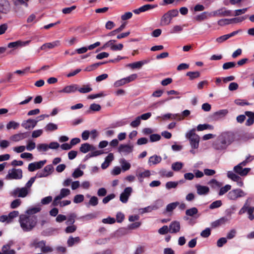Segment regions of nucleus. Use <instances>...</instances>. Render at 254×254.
Wrapping results in <instances>:
<instances>
[{
	"mask_svg": "<svg viewBox=\"0 0 254 254\" xmlns=\"http://www.w3.org/2000/svg\"><path fill=\"white\" fill-rule=\"evenodd\" d=\"M179 204V203L178 202H175L168 204L166 207V211L168 212L172 211L176 208Z\"/></svg>",
	"mask_w": 254,
	"mask_h": 254,
	"instance_id": "680f3d73",
	"label": "nucleus"
},
{
	"mask_svg": "<svg viewBox=\"0 0 254 254\" xmlns=\"http://www.w3.org/2000/svg\"><path fill=\"white\" fill-rule=\"evenodd\" d=\"M10 9V4L7 0H0V12L7 13Z\"/></svg>",
	"mask_w": 254,
	"mask_h": 254,
	"instance_id": "4be33fe9",
	"label": "nucleus"
},
{
	"mask_svg": "<svg viewBox=\"0 0 254 254\" xmlns=\"http://www.w3.org/2000/svg\"><path fill=\"white\" fill-rule=\"evenodd\" d=\"M247 193L243 190L237 188L229 191L226 197L230 200L236 201L240 198L245 197Z\"/></svg>",
	"mask_w": 254,
	"mask_h": 254,
	"instance_id": "20e7f679",
	"label": "nucleus"
},
{
	"mask_svg": "<svg viewBox=\"0 0 254 254\" xmlns=\"http://www.w3.org/2000/svg\"><path fill=\"white\" fill-rule=\"evenodd\" d=\"M186 137L189 140L191 148L197 149L199 146L200 137L195 133V129H192L188 132Z\"/></svg>",
	"mask_w": 254,
	"mask_h": 254,
	"instance_id": "7ed1b4c3",
	"label": "nucleus"
},
{
	"mask_svg": "<svg viewBox=\"0 0 254 254\" xmlns=\"http://www.w3.org/2000/svg\"><path fill=\"white\" fill-rule=\"evenodd\" d=\"M213 16H232V11L230 10H225L223 8L219 9L212 12Z\"/></svg>",
	"mask_w": 254,
	"mask_h": 254,
	"instance_id": "a211bd4d",
	"label": "nucleus"
},
{
	"mask_svg": "<svg viewBox=\"0 0 254 254\" xmlns=\"http://www.w3.org/2000/svg\"><path fill=\"white\" fill-rule=\"evenodd\" d=\"M97 214L96 213H91L89 214H87L82 217L83 219L85 220H89L91 219H95L97 217Z\"/></svg>",
	"mask_w": 254,
	"mask_h": 254,
	"instance_id": "338daca9",
	"label": "nucleus"
},
{
	"mask_svg": "<svg viewBox=\"0 0 254 254\" xmlns=\"http://www.w3.org/2000/svg\"><path fill=\"white\" fill-rule=\"evenodd\" d=\"M22 177L23 172L21 169L12 168L8 170L7 174L5 176V179L7 180H20Z\"/></svg>",
	"mask_w": 254,
	"mask_h": 254,
	"instance_id": "39448f33",
	"label": "nucleus"
},
{
	"mask_svg": "<svg viewBox=\"0 0 254 254\" xmlns=\"http://www.w3.org/2000/svg\"><path fill=\"white\" fill-rule=\"evenodd\" d=\"M253 200V197H249L247 198V199L246 200L245 203L243 205V206L241 208V209L239 211V214L242 215L244 213H245V211L246 210V209L247 208V206H249L250 204L251 203V202Z\"/></svg>",
	"mask_w": 254,
	"mask_h": 254,
	"instance_id": "72a5a7b5",
	"label": "nucleus"
},
{
	"mask_svg": "<svg viewBox=\"0 0 254 254\" xmlns=\"http://www.w3.org/2000/svg\"><path fill=\"white\" fill-rule=\"evenodd\" d=\"M22 203L20 199L16 198L13 200L10 203V208L12 209H15L19 206Z\"/></svg>",
	"mask_w": 254,
	"mask_h": 254,
	"instance_id": "3c124183",
	"label": "nucleus"
},
{
	"mask_svg": "<svg viewBox=\"0 0 254 254\" xmlns=\"http://www.w3.org/2000/svg\"><path fill=\"white\" fill-rule=\"evenodd\" d=\"M120 163L121 165L122 169L124 171L128 170L130 168V164L127 162L124 158L121 159L120 160Z\"/></svg>",
	"mask_w": 254,
	"mask_h": 254,
	"instance_id": "e433bc0d",
	"label": "nucleus"
},
{
	"mask_svg": "<svg viewBox=\"0 0 254 254\" xmlns=\"http://www.w3.org/2000/svg\"><path fill=\"white\" fill-rule=\"evenodd\" d=\"M214 127L209 124H199L197 127V130L198 131H202L205 129H213Z\"/></svg>",
	"mask_w": 254,
	"mask_h": 254,
	"instance_id": "37998d69",
	"label": "nucleus"
},
{
	"mask_svg": "<svg viewBox=\"0 0 254 254\" xmlns=\"http://www.w3.org/2000/svg\"><path fill=\"white\" fill-rule=\"evenodd\" d=\"M37 178L36 176L30 178V179L28 181V182L26 184L24 188H26L29 193L31 192V187L32 186L33 184L34 183L35 179Z\"/></svg>",
	"mask_w": 254,
	"mask_h": 254,
	"instance_id": "c03bdc74",
	"label": "nucleus"
},
{
	"mask_svg": "<svg viewBox=\"0 0 254 254\" xmlns=\"http://www.w3.org/2000/svg\"><path fill=\"white\" fill-rule=\"evenodd\" d=\"M157 207L156 206H148L144 208H142L140 209V212L142 213L149 212L152 211L153 210L157 209Z\"/></svg>",
	"mask_w": 254,
	"mask_h": 254,
	"instance_id": "69168bd1",
	"label": "nucleus"
},
{
	"mask_svg": "<svg viewBox=\"0 0 254 254\" xmlns=\"http://www.w3.org/2000/svg\"><path fill=\"white\" fill-rule=\"evenodd\" d=\"M76 214L75 213H71L70 214L67 219V221H66L65 223L66 225H72L74 222H75V218L76 217Z\"/></svg>",
	"mask_w": 254,
	"mask_h": 254,
	"instance_id": "09e8293b",
	"label": "nucleus"
},
{
	"mask_svg": "<svg viewBox=\"0 0 254 254\" xmlns=\"http://www.w3.org/2000/svg\"><path fill=\"white\" fill-rule=\"evenodd\" d=\"M198 209L195 207L188 209L186 211L185 213L186 216L184 217V219L188 220L189 217L197 218L199 216V215H198Z\"/></svg>",
	"mask_w": 254,
	"mask_h": 254,
	"instance_id": "dca6fc26",
	"label": "nucleus"
},
{
	"mask_svg": "<svg viewBox=\"0 0 254 254\" xmlns=\"http://www.w3.org/2000/svg\"><path fill=\"white\" fill-rule=\"evenodd\" d=\"M231 189V186L230 185H226L225 186L221 187L218 192L219 195H223Z\"/></svg>",
	"mask_w": 254,
	"mask_h": 254,
	"instance_id": "de8ad7c7",
	"label": "nucleus"
},
{
	"mask_svg": "<svg viewBox=\"0 0 254 254\" xmlns=\"http://www.w3.org/2000/svg\"><path fill=\"white\" fill-rule=\"evenodd\" d=\"M159 174L162 177H171L173 176V173L172 172L167 171L165 169L160 170Z\"/></svg>",
	"mask_w": 254,
	"mask_h": 254,
	"instance_id": "603ef678",
	"label": "nucleus"
},
{
	"mask_svg": "<svg viewBox=\"0 0 254 254\" xmlns=\"http://www.w3.org/2000/svg\"><path fill=\"white\" fill-rule=\"evenodd\" d=\"M132 191V189L131 187L126 188L120 195V201L124 203H127L128 201L129 197L131 194Z\"/></svg>",
	"mask_w": 254,
	"mask_h": 254,
	"instance_id": "2eb2a0df",
	"label": "nucleus"
},
{
	"mask_svg": "<svg viewBox=\"0 0 254 254\" xmlns=\"http://www.w3.org/2000/svg\"><path fill=\"white\" fill-rule=\"evenodd\" d=\"M84 195L83 194L75 195L73 198V202L75 203H79L82 202L84 200Z\"/></svg>",
	"mask_w": 254,
	"mask_h": 254,
	"instance_id": "0e129e2a",
	"label": "nucleus"
},
{
	"mask_svg": "<svg viewBox=\"0 0 254 254\" xmlns=\"http://www.w3.org/2000/svg\"><path fill=\"white\" fill-rule=\"evenodd\" d=\"M19 127V123L16 122L14 121H11L9 122L6 126V128L8 130L13 129H16Z\"/></svg>",
	"mask_w": 254,
	"mask_h": 254,
	"instance_id": "58836bf2",
	"label": "nucleus"
},
{
	"mask_svg": "<svg viewBox=\"0 0 254 254\" xmlns=\"http://www.w3.org/2000/svg\"><path fill=\"white\" fill-rule=\"evenodd\" d=\"M251 169L249 168H243V167L239 165L235 166L233 168V172L239 176H246L250 171Z\"/></svg>",
	"mask_w": 254,
	"mask_h": 254,
	"instance_id": "f8f14e48",
	"label": "nucleus"
},
{
	"mask_svg": "<svg viewBox=\"0 0 254 254\" xmlns=\"http://www.w3.org/2000/svg\"><path fill=\"white\" fill-rule=\"evenodd\" d=\"M227 177L232 181L236 183L237 185L239 187H244V182L241 176L236 174L232 171H229L227 173Z\"/></svg>",
	"mask_w": 254,
	"mask_h": 254,
	"instance_id": "0eeeda50",
	"label": "nucleus"
},
{
	"mask_svg": "<svg viewBox=\"0 0 254 254\" xmlns=\"http://www.w3.org/2000/svg\"><path fill=\"white\" fill-rule=\"evenodd\" d=\"M133 150V146L129 144H121L118 148V151L125 155L131 153Z\"/></svg>",
	"mask_w": 254,
	"mask_h": 254,
	"instance_id": "6ab92c4d",
	"label": "nucleus"
},
{
	"mask_svg": "<svg viewBox=\"0 0 254 254\" xmlns=\"http://www.w3.org/2000/svg\"><path fill=\"white\" fill-rule=\"evenodd\" d=\"M135 175L139 182L142 183L145 178H148L150 177L151 172L149 170H145L143 171L137 170L136 171Z\"/></svg>",
	"mask_w": 254,
	"mask_h": 254,
	"instance_id": "9d476101",
	"label": "nucleus"
},
{
	"mask_svg": "<svg viewBox=\"0 0 254 254\" xmlns=\"http://www.w3.org/2000/svg\"><path fill=\"white\" fill-rule=\"evenodd\" d=\"M186 75L189 76L190 80H193L194 79L199 77L200 75V73L199 71H189L187 73Z\"/></svg>",
	"mask_w": 254,
	"mask_h": 254,
	"instance_id": "79ce46f5",
	"label": "nucleus"
},
{
	"mask_svg": "<svg viewBox=\"0 0 254 254\" xmlns=\"http://www.w3.org/2000/svg\"><path fill=\"white\" fill-rule=\"evenodd\" d=\"M41 209L39 207H33L27 209L26 211L27 215H33V214H35L40 211Z\"/></svg>",
	"mask_w": 254,
	"mask_h": 254,
	"instance_id": "4d7b16f0",
	"label": "nucleus"
},
{
	"mask_svg": "<svg viewBox=\"0 0 254 254\" xmlns=\"http://www.w3.org/2000/svg\"><path fill=\"white\" fill-rule=\"evenodd\" d=\"M58 128V125L53 123L47 124L44 127V129L47 132L54 131Z\"/></svg>",
	"mask_w": 254,
	"mask_h": 254,
	"instance_id": "473e14b6",
	"label": "nucleus"
},
{
	"mask_svg": "<svg viewBox=\"0 0 254 254\" xmlns=\"http://www.w3.org/2000/svg\"><path fill=\"white\" fill-rule=\"evenodd\" d=\"M179 184V182H168L166 184V189L170 190L173 188H176Z\"/></svg>",
	"mask_w": 254,
	"mask_h": 254,
	"instance_id": "e2e57ef3",
	"label": "nucleus"
},
{
	"mask_svg": "<svg viewBox=\"0 0 254 254\" xmlns=\"http://www.w3.org/2000/svg\"><path fill=\"white\" fill-rule=\"evenodd\" d=\"M29 132H18L10 136V140L13 142H19L24 140L29 136Z\"/></svg>",
	"mask_w": 254,
	"mask_h": 254,
	"instance_id": "9b49d317",
	"label": "nucleus"
},
{
	"mask_svg": "<svg viewBox=\"0 0 254 254\" xmlns=\"http://www.w3.org/2000/svg\"><path fill=\"white\" fill-rule=\"evenodd\" d=\"M184 164L180 162H176L172 164V169L175 171H179L182 169Z\"/></svg>",
	"mask_w": 254,
	"mask_h": 254,
	"instance_id": "a18cd8bd",
	"label": "nucleus"
},
{
	"mask_svg": "<svg viewBox=\"0 0 254 254\" xmlns=\"http://www.w3.org/2000/svg\"><path fill=\"white\" fill-rule=\"evenodd\" d=\"M29 193L27 189L24 187L15 188L9 192L10 195L13 197L22 198L26 197Z\"/></svg>",
	"mask_w": 254,
	"mask_h": 254,
	"instance_id": "423d86ee",
	"label": "nucleus"
},
{
	"mask_svg": "<svg viewBox=\"0 0 254 254\" xmlns=\"http://www.w3.org/2000/svg\"><path fill=\"white\" fill-rule=\"evenodd\" d=\"M12 241H9L7 244L2 246L1 251L3 254H15L16 252L14 250H11L10 247L13 245Z\"/></svg>",
	"mask_w": 254,
	"mask_h": 254,
	"instance_id": "aec40b11",
	"label": "nucleus"
},
{
	"mask_svg": "<svg viewBox=\"0 0 254 254\" xmlns=\"http://www.w3.org/2000/svg\"><path fill=\"white\" fill-rule=\"evenodd\" d=\"M77 90L81 93H89L92 90V88L90 84L84 85L82 87L79 88Z\"/></svg>",
	"mask_w": 254,
	"mask_h": 254,
	"instance_id": "c9c22d12",
	"label": "nucleus"
},
{
	"mask_svg": "<svg viewBox=\"0 0 254 254\" xmlns=\"http://www.w3.org/2000/svg\"><path fill=\"white\" fill-rule=\"evenodd\" d=\"M80 241V238L78 237H76L75 238H73L72 237H70L67 240V244L69 247L72 246L74 243H78Z\"/></svg>",
	"mask_w": 254,
	"mask_h": 254,
	"instance_id": "49530a36",
	"label": "nucleus"
},
{
	"mask_svg": "<svg viewBox=\"0 0 254 254\" xmlns=\"http://www.w3.org/2000/svg\"><path fill=\"white\" fill-rule=\"evenodd\" d=\"M213 16H212V13H208V12L204 11L201 13H200L198 15H196L194 19L196 21L198 22H201L202 21H203L204 20H206L209 17Z\"/></svg>",
	"mask_w": 254,
	"mask_h": 254,
	"instance_id": "393cba45",
	"label": "nucleus"
},
{
	"mask_svg": "<svg viewBox=\"0 0 254 254\" xmlns=\"http://www.w3.org/2000/svg\"><path fill=\"white\" fill-rule=\"evenodd\" d=\"M237 234V231L232 229L230 230L227 234L226 238L228 240H231L235 237Z\"/></svg>",
	"mask_w": 254,
	"mask_h": 254,
	"instance_id": "bf43d9fd",
	"label": "nucleus"
},
{
	"mask_svg": "<svg viewBox=\"0 0 254 254\" xmlns=\"http://www.w3.org/2000/svg\"><path fill=\"white\" fill-rule=\"evenodd\" d=\"M30 43V41H17L9 43L7 47L9 48H17L18 47H24L28 45Z\"/></svg>",
	"mask_w": 254,
	"mask_h": 254,
	"instance_id": "a878e982",
	"label": "nucleus"
},
{
	"mask_svg": "<svg viewBox=\"0 0 254 254\" xmlns=\"http://www.w3.org/2000/svg\"><path fill=\"white\" fill-rule=\"evenodd\" d=\"M70 194V190L68 189L63 188L60 190V194L56 196L53 201V205L56 206L58 201L61 200L63 198L68 196Z\"/></svg>",
	"mask_w": 254,
	"mask_h": 254,
	"instance_id": "6e6552de",
	"label": "nucleus"
},
{
	"mask_svg": "<svg viewBox=\"0 0 254 254\" xmlns=\"http://www.w3.org/2000/svg\"><path fill=\"white\" fill-rule=\"evenodd\" d=\"M140 122H141V120H140L139 117L138 116L136 118V119L134 121H132L130 123V126L132 127H136L140 125Z\"/></svg>",
	"mask_w": 254,
	"mask_h": 254,
	"instance_id": "774afa93",
	"label": "nucleus"
},
{
	"mask_svg": "<svg viewBox=\"0 0 254 254\" xmlns=\"http://www.w3.org/2000/svg\"><path fill=\"white\" fill-rule=\"evenodd\" d=\"M25 147L28 151H32L35 148L36 143L31 140H28Z\"/></svg>",
	"mask_w": 254,
	"mask_h": 254,
	"instance_id": "8fccbe9b",
	"label": "nucleus"
},
{
	"mask_svg": "<svg viewBox=\"0 0 254 254\" xmlns=\"http://www.w3.org/2000/svg\"><path fill=\"white\" fill-rule=\"evenodd\" d=\"M78 89V85L72 84L65 86L62 89L60 90L58 92L60 93L71 94L75 93Z\"/></svg>",
	"mask_w": 254,
	"mask_h": 254,
	"instance_id": "ddd939ff",
	"label": "nucleus"
},
{
	"mask_svg": "<svg viewBox=\"0 0 254 254\" xmlns=\"http://www.w3.org/2000/svg\"><path fill=\"white\" fill-rule=\"evenodd\" d=\"M230 136V134L228 133L222 134L213 144V146L214 148L218 150H222L226 149L227 146L231 143Z\"/></svg>",
	"mask_w": 254,
	"mask_h": 254,
	"instance_id": "f03ea898",
	"label": "nucleus"
},
{
	"mask_svg": "<svg viewBox=\"0 0 254 254\" xmlns=\"http://www.w3.org/2000/svg\"><path fill=\"white\" fill-rule=\"evenodd\" d=\"M19 215V212L18 211L14 210L11 212H10L8 215H6L7 217V223H10L13 221V219L18 216Z\"/></svg>",
	"mask_w": 254,
	"mask_h": 254,
	"instance_id": "f704fd0d",
	"label": "nucleus"
},
{
	"mask_svg": "<svg viewBox=\"0 0 254 254\" xmlns=\"http://www.w3.org/2000/svg\"><path fill=\"white\" fill-rule=\"evenodd\" d=\"M128 122L126 119H123L122 120L119 121L115 123V124L112 125L113 127H122L127 124Z\"/></svg>",
	"mask_w": 254,
	"mask_h": 254,
	"instance_id": "864d4df0",
	"label": "nucleus"
},
{
	"mask_svg": "<svg viewBox=\"0 0 254 254\" xmlns=\"http://www.w3.org/2000/svg\"><path fill=\"white\" fill-rule=\"evenodd\" d=\"M61 45V42L59 40H56L52 42L47 43L42 45L40 49L42 50H45L47 49H51L55 47H59Z\"/></svg>",
	"mask_w": 254,
	"mask_h": 254,
	"instance_id": "5701e85b",
	"label": "nucleus"
},
{
	"mask_svg": "<svg viewBox=\"0 0 254 254\" xmlns=\"http://www.w3.org/2000/svg\"><path fill=\"white\" fill-rule=\"evenodd\" d=\"M19 223L22 230L25 232L31 231L37 224V217L35 215H20Z\"/></svg>",
	"mask_w": 254,
	"mask_h": 254,
	"instance_id": "f257e3e1",
	"label": "nucleus"
},
{
	"mask_svg": "<svg viewBox=\"0 0 254 254\" xmlns=\"http://www.w3.org/2000/svg\"><path fill=\"white\" fill-rule=\"evenodd\" d=\"M45 242L44 241H38V240H34L31 243L30 246L35 248H39L41 249L42 247L44 246Z\"/></svg>",
	"mask_w": 254,
	"mask_h": 254,
	"instance_id": "ea45409f",
	"label": "nucleus"
},
{
	"mask_svg": "<svg viewBox=\"0 0 254 254\" xmlns=\"http://www.w3.org/2000/svg\"><path fill=\"white\" fill-rule=\"evenodd\" d=\"M38 122V121L29 119L27 120L23 121L21 124V126L26 129L30 130L36 126Z\"/></svg>",
	"mask_w": 254,
	"mask_h": 254,
	"instance_id": "4468645a",
	"label": "nucleus"
},
{
	"mask_svg": "<svg viewBox=\"0 0 254 254\" xmlns=\"http://www.w3.org/2000/svg\"><path fill=\"white\" fill-rule=\"evenodd\" d=\"M98 204V198L97 196H92L90 197V199L88 202L86 203L85 205L86 206L89 207L90 206H95Z\"/></svg>",
	"mask_w": 254,
	"mask_h": 254,
	"instance_id": "4c0bfd02",
	"label": "nucleus"
},
{
	"mask_svg": "<svg viewBox=\"0 0 254 254\" xmlns=\"http://www.w3.org/2000/svg\"><path fill=\"white\" fill-rule=\"evenodd\" d=\"M53 169L54 168L52 165H47L43 170L39 171L35 176L37 178L48 177L52 173Z\"/></svg>",
	"mask_w": 254,
	"mask_h": 254,
	"instance_id": "1a4fd4ad",
	"label": "nucleus"
},
{
	"mask_svg": "<svg viewBox=\"0 0 254 254\" xmlns=\"http://www.w3.org/2000/svg\"><path fill=\"white\" fill-rule=\"evenodd\" d=\"M236 64L235 62H230L225 63L223 64V68L225 70L234 67Z\"/></svg>",
	"mask_w": 254,
	"mask_h": 254,
	"instance_id": "052dcab7",
	"label": "nucleus"
},
{
	"mask_svg": "<svg viewBox=\"0 0 254 254\" xmlns=\"http://www.w3.org/2000/svg\"><path fill=\"white\" fill-rule=\"evenodd\" d=\"M157 6V5H152V4H145L138 8L134 9L133 12L136 14H139L141 12H143L149 10L150 9H153Z\"/></svg>",
	"mask_w": 254,
	"mask_h": 254,
	"instance_id": "412c9836",
	"label": "nucleus"
},
{
	"mask_svg": "<svg viewBox=\"0 0 254 254\" xmlns=\"http://www.w3.org/2000/svg\"><path fill=\"white\" fill-rule=\"evenodd\" d=\"M37 149L39 152L47 151L48 149V145L46 143H40L37 145Z\"/></svg>",
	"mask_w": 254,
	"mask_h": 254,
	"instance_id": "5fc2aeb1",
	"label": "nucleus"
},
{
	"mask_svg": "<svg viewBox=\"0 0 254 254\" xmlns=\"http://www.w3.org/2000/svg\"><path fill=\"white\" fill-rule=\"evenodd\" d=\"M148 62V61L146 60L141 61L129 64L128 65V66L132 69L140 68L143 64H147Z\"/></svg>",
	"mask_w": 254,
	"mask_h": 254,
	"instance_id": "2f4dec72",
	"label": "nucleus"
},
{
	"mask_svg": "<svg viewBox=\"0 0 254 254\" xmlns=\"http://www.w3.org/2000/svg\"><path fill=\"white\" fill-rule=\"evenodd\" d=\"M228 113L227 109H223L219 110L215 112L213 114V118L215 120H218L224 117Z\"/></svg>",
	"mask_w": 254,
	"mask_h": 254,
	"instance_id": "c85d7f7f",
	"label": "nucleus"
},
{
	"mask_svg": "<svg viewBox=\"0 0 254 254\" xmlns=\"http://www.w3.org/2000/svg\"><path fill=\"white\" fill-rule=\"evenodd\" d=\"M161 161L162 158L160 156L154 155L149 157L148 163L149 166L155 165L159 163Z\"/></svg>",
	"mask_w": 254,
	"mask_h": 254,
	"instance_id": "c756f323",
	"label": "nucleus"
},
{
	"mask_svg": "<svg viewBox=\"0 0 254 254\" xmlns=\"http://www.w3.org/2000/svg\"><path fill=\"white\" fill-rule=\"evenodd\" d=\"M172 17L168 12L165 13L161 17L160 24L162 26H166L169 25L172 21Z\"/></svg>",
	"mask_w": 254,
	"mask_h": 254,
	"instance_id": "bb28decb",
	"label": "nucleus"
},
{
	"mask_svg": "<svg viewBox=\"0 0 254 254\" xmlns=\"http://www.w3.org/2000/svg\"><path fill=\"white\" fill-rule=\"evenodd\" d=\"M181 229L180 223L178 221H173L169 225V232L171 233H177Z\"/></svg>",
	"mask_w": 254,
	"mask_h": 254,
	"instance_id": "b1692460",
	"label": "nucleus"
},
{
	"mask_svg": "<svg viewBox=\"0 0 254 254\" xmlns=\"http://www.w3.org/2000/svg\"><path fill=\"white\" fill-rule=\"evenodd\" d=\"M83 172L79 168L76 169L72 174V177L74 179L82 176Z\"/></svg>",
	"mask_w": 254,
	"mask_h": 254,
	"instance_id": "6e6d98bb",
	"label": "nucleus"
},
{
	"mask_svg": "<svg viewBox=\"0 0 254 254\" xmlns=\"http://www.w3.org/2000/svg\"><path fill=\"white\" fill-rule=\"evenodd\" d=\"M222 205V203L221 200H216L211 203V204L209 205V208L211 209H213L220 207Z\"/></svg>",
	"mask_w": 254,
	"mask_h": 254,
	"instance_id": "13d9d810",
	"label": "nucleus"
},
{
	"mask_svg": "<svg viewBox=\"0 0 254 254\" xmlns=\"http://www.w3.org/2000/svg\"><path fill=\"white\" fill-rule=\"evenodd\" d=\"M195 188L196 189L197 193L199 195H206L209 191V189L207 186H201L200 185H196Z\"/></svg>",
	"mask_w": 254,
	"mask_h": 254,
	"instance_id": "cd10ccee",
	"label": "nucleus"
},
{
	"mask_svg": "<svg viewBox=\"0 0 254 254\" xmlns=\"http://www.w3.org/2000/svg\"><path fill=\"white\" fill-rule=\"evenodd\" d=\"M95 149V147L93 145L88 143H85L81 145L80 151L83 153H86L89 151L94 150Z\"/></svg>",
	"mask_w": 254,
	"mask_h": 254,
	"instance_id": "7c9ffc66",
	"label": "nucleus"
},
{
	"mask_svg": "<svg viewBox=\"0 0 254 254\" xmlns=\"http://www.w3.org/2000/svg\"><path fill=\"white\" fill-rule=\"evenodd\" d=\"M46 163V160H42L30 163L28 169L30 172H33L36 170L41 169Z\"/></svg>",
	"mask_w": 254,
	"mask_h": 254,
	"instance_id": "f3484780",
	"label": "nucleus"
},
{
	"mask_svg": "<svg viewBox=\"0 0 254 254\" xmlns=\"http://www.w3.org/2000/svg\"><path fill=\"white\" fill-rule=\"evenodd\" d=\"M247 212L248 214L249 215L248 217L250 220H253L254 219V207L253 206H247L246 210L245 211V213Z\"/></svg>",
	"mask_w": 254,
	"mask_h": 254,
	"instance_id": "a19ab883",
	"label": "nucleus"
}]
</instances>
